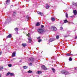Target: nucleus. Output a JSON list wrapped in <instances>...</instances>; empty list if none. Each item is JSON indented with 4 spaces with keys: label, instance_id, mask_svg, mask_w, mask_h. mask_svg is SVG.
<instances>
[{
    "label": "nucleus",
    "instance_id": "nucleus-3",
    "mask_svg": "<svg viewBox=\"0 0 77 77\" xmlns=\"http://www.w3.org/2000/svg\"><path fill=\"white\" fill-rule=\"evenodd\" d=\"M38 32L39 33H44V31L42 30V29H38Z\"/></svg>",
    "mask_w": 77,
    "mask_h": 77
},
{
    "label": "nucleus",
    "instance_id": "nucleus-17",
    "mask_svg": "<svg viewBox=\"0 0 77 77\" xmlns=\"http://www.w3.org/2000/svg\"><path fill=\"white\" fill-rule=\"evenodd\" d=\"M14 30L16 31V32H18V29L17 28H16L14 29Z\"/></svg>",
    "mask_w": 77,
    "mask_h": 77
},
{
    "label": "nucleus",
    "instance_id": "nucleus-30",
    "mask_svg": "<svg viewBox=\"0 0 77 77\" xmlns=\"http://www.w3.org/2000/svg\"><path fill=\"white\" fill-rule=\"evenodd\" d=\"M10 72H8V73H7V74L6 75H8L10 74Z\"/></svg>",
    "mask_w": 77,
    "mask_h": 77
},
{
    "label": "nucleus",
    "instance_id": "nucleus-18",
    "mask_svg": "<svg viewBox=\"0 0 77 77\" xmlns=\"http://www.w3.org/2000/svg\"><path fill=\"white\" fill-rule=\"evenodd\" d=\"M22 45H23V47H26L27 45L26 44H22Z\"/></svg>",
    "mask_w": 77,
    "mask_h": 77
},
{
    "label": "nucleus",
    "instance_id": "nucleus-39",
    "mask_svg": "<svg viewBox=\"0 0 77 77\" xmlns=\"http://www.w3.org/2000/svg\"><path fill=\"white\" fill-rule=\"evenodd\" d=\"M75 39H77V36L75 37Z\"/></svg>",
    "mask_w": 77,
    "mask_h": 77
},
{
    "label": "nucleus",
    "instance_id": "nucleus-40",
    "mask_svg": "<svg viewBox=\"0 0 77 77\" xmlns=\"http://www.w3.org/2000/svg\"><path fill=\"white\" fill-rule=\"evenodd\" d=\"M14 14H16V13L15 12H14Z\"/></svg>",
    "mask_w": 77,
    "mask_h": 77
},
{
    "label": "nucleus",
    "instance_id": "nucleus-11",
    "mask_svg": "<svg viewBox=\"0 0 77 77\" xmlns=\"http://www.w3.org/2000/svg\"><path fill=\"white\" fill-rule=\"evenodd\" d=\"M66 17L67 18H68V14L67 13H66Z\"/></svg>",
    "mask_w": 77,
    "mask_h": 77
},
{
    "label": "nucleus",
    "instance_id": "nucleus-29",
    "mask_svg": "<svg viewBox=\"0 0 77 77\" xmlns=\"http://www.w3.org/2000/svg\"><path fill=\"white\" fill-rule=\"evenodd\" d=\"M8 66L9 67H11V66H12V65L11 64H9L8 65Z\"/></svg>",
    "mask_w": 77,
    "mask_h": 77
},
{
    "label": "nucleus",
    "instance_id": "nucleus-9",
    "mask_svg": "<svg viewBox=\"0 0 77 77\" xmlns=\"http://www.w3.org/2000/svg\"><path fill=\"white\" fill-rule=\"evenodd\" d=\"M7 38H12V35L11 34H9V35L7 36Z\"/></svg>",
    "mask_w": 77,
    "mask_h": 77
},
{
    "label": "nucleus",
    "instance_id": "nucleus-12",
    "mask_svg": "<svg viewBox=\"0 0 77 77\" xmlns=\"http://www.w3.org/2000/svg\"><path fill=\"white\" fill-rule=\"evenodd\" d=\"M10 2V0H7L6 1V4H9V3Z\"/></svg>",
    "mask_w": 77,
    "mask_h": 77
},
{
    "label": "nucleus",
    "instance_id": "nucleus-23",
    "mask_svg": "<svg viewBox=\"0 0 77 77\" xmlns=\"http://www.w3.org/2000/svg\"><path fill=\"white\" fill-rule=\"evenodd\" d=\"M52 69L53 71V72H54V71H55V69H54L53 68H52Z\"/></svg>",
    "mask_w": 77,
    "mask_h": 77
},
{
    "label": "nucleus",
    "instance_id": "nucleus-24",
    "mask_svg": "<svg viewBox=\"0 0 77 77\" xmlns=\"http://www.w3.org/2000/svg\"><path fill=\"white\" fill-rule=\"evenodd\" d=\"M56 39H59V36L57 35L56 36Z\"/></svg>",
    "mask_w": 77,
    "mask_h": 77
},
{
    "label": "nucleus",
    "instance_id": "nucleus-1",
    "mask_svg": "<svg viewBox=\"0 0 77 77\" xmlns=\"http://www.w3.org/2000/svg\"><path fill=\"white\" fill-rule=\"evenodd\" d=\"M51 29L52 31H56V30H57V28L54 26H52L51 27Z\"/></svg>",
    "mask_w": 77,
    "mask_h": 77
},
{
    "label": "nucleus",
    "instance_id": "nucleus-35",
    "mask_svg": "<svg viewBox=\"0 0 77 77\" xmlns=\"http://www.w3.org/2000/svg\"><path fill=\"white\" fill-rule=\"evenodd\" d=\"M49 8V6L48 5H47V7H46V8Z\"/></svg>",
    "mask_w": 77,
    "mask_h": 77
},
{
    "label": "nucleus",
    "instance_id": "nucleus-20",
    "mask_svg": "<svg viewBox=\"0 0 77 77\" xmlns=\"http://www.w3.org/2000/svg\"><path fill=\"white\" fill-rule=\"evenodd\" d=\"M39 25H40V24L39 23V22H38L36 24V26H39Z\"/></svg>",
    "mask_w": 77,
    "mask_h": 77
},
{
    "label": "nucleus",
    "instance_id": "nucleus-32",
    "mask_svg": "<svg viewBox=\"0 0 77 77\" xmlns=\"http://www.w3.org/2000/svg\"><path fill=\"white\" fill-rule=\"evenodd\" d=\"M10 75L12 76V75H14V73H10Z\"/></svg>",
    "mask_w": 77,
    "mask_h": 77
},
{
    "label": "nucleus",
    "instance_id": "nucleus-27",
    "mask_svg": "<svg viewBox=\"0 0 77 77\" xmlns=\"http://www.w3.org/2000/svg\"><path fill=\"white\" fill-rule=\"evenodd\" d=\"M63 29V27H60V29L61 30H62Z\"/></svg>",
    "mask_w": 77,
    "mask_h": 77
},
{
    "label": "nucleus",
    "instance_id": "nucleus-19",
    "mask_svg": "<svg viewBox=\"0 0 77 77\" xmlns=\"http://www.w3.org/2000/svg\"><path fill=\"white\" fill-rule=\"evenodd\" d=\"M40 73H42V72H41L40 71H38L36 72V74H40Z\"/></svg>",
    "mask_w": 77,
    "mask_h": 77
},
{
    "label": "nucleus",
    "instance_id": "nucleus-33",
    "mask_svg": "<svg viewBox=\"0 0 77 77\" xmlns=\"http://www.w3.org/2000/svg\"><path fill=\"white\" fill-rule=\"evenodd\" d=\"M3 68V67L2 66H1V68H0V69H2Z\"/></svg>",
    "mask_w": 77,
    "mask_h": 77
},
{
    "label": "nucleus",
    "instance_id": "nucleus-31",
    "mask_svg": "<svg viewBox=\"0 0 77 77\" xmlns=\"http://www.w3.org/2000/svg\"><path fill=\"white\" fill-rule=\"evenodd\" d=\"M29 66H32V63H30L29 64Z\"/></svg>",
    "mask_w": 77,
    "mask_h": 77
},
{
    "label": "nucleus",
    "instance_id": "nucleus-42",
    "mask_svg": "<svg viewBox=\"0 0 77 77\" xmlns=\"http://www.w3.org/2000/svg\"><path fill=\"white\" fill-rule=\"evenodd\" d=\"M71 55H72V56H73V55H72V54Z\"/></svg>",
    "mask_w": 77,
    "mask_h": 77
},
{
    "label": "nucleus",
    "instance_id": "nucleus-6",
    "mask_svg": "<svg viewBox=\"0 0 77 77\" xmlns=\"http://www.w3.org/2000/svg\"><path fill=\"white\" fill-rule=\"evenodd\" d=\"M28 39L29 41V43H31L32 42V38H28Z\"/></svg>",
    "mask_w": 77,
    "mask_h": 77
},
{
    "label": "nucleus",
    "instance_id": "nucleus-8",
    "mask_svg": "<svg viewBox=\"0 0 77 77\" xmlns=\"http://www.w3.org/2000/svg\"><path fill=\"white\" fill-rule=\"evenodd\" d=\"M49 41V42H52V41H54V39L53 38H51L50 39Z\"/></svg>",
    "mask_w": 77,
    "mask_h": 77
},
{
    "label": "nucleus",
    "instance_id": "nucleus-7",
    "mask_svg": "<svg viewBox=\"0 0 77 77\" xmlns=\"http://www.w3.org/2000/svg\"><path fill=\"white\" fill-rule=\"evenodd\" d=\"M37 13L39 15H40L41 16H42L43 15V13H41L39 11H37Z\"/></svg>",
    "mask_w": 77,
    "mask_h": 77
},
{
    "label": "nucleus",
    "instance_id": "nucleus-28",
    "mask_svg": "<svg viewBox=\"0 0 77 77\" xmlns=\"http://www.w3.org/2000/svg\"><path fill=\"white\" fill-rule=\"evenodd\" d=\"M29 35H30V34H29V33H28V34H27V36H28L29 38H30V37Z\"/></svg>",
    "mask_w": 77,
    "mask_h": 77
},
{
    "label": "nucleus",
    "instance_id": "nucleus-44",
    "mask_svg": "<svg viewBox=\"0 0 77 77\" xmlns=\"http://www.w3.org/2000/svg\"><path fill=\"white\" fill-rule=\"evenodd\" d=\"M62 22V21H60V22Z\"/></svg>",
    "mask_w": 77,
    "mask_h": 77
},
{
    "label": "nucleus",
    "instance_id": "nucleus-25",
    "mask_svg": "<svg viewBox=\"0 0 77 77\" xmlns=\"http://www.w3.org/2000/svg\"><path fill=\"white\" fill-rule=\"evenodd\" d=\"M73 5H74L75 6H77V4L73 3Z\"/></svg>",
    "mask_w": 77,
    "mask_h": 77
},
{
    "label": "nucleus",
    "instance_id": "nucleus-34",
    "mask_svg": "<svg viewBox=\"0 0 77 77\" xmlns=\"http://www.w3.org/2000/svg\"><path fill=\"white\" fill-rule=\"evenodd\" d=\"M67 56H71V54H67Z\"/></svg>",
    "mask_w": 77,
    "mask_h": 77
},
{
    "label": "nucleus",
    "instance_id": "nucleus-22",
    "mask_svg": "<svg viewBox=\"0 0 77 77\" xmlns=\"http://www.w3.org/2000/svg\"><path fill=\"white\" fill-rule=\"evenodd\" d=\"M28 73H32V71L29 70L28 71Z\"/></svg>",
    "mask_w": 77,
    "mask_h": 77
},
{
    "label": "nucleus",
    "instance_id": "nucleus-5",
    "mask_svg": "<svg viewBox=\"0 0 77 77\" xmlns=\"http://www.w3.org/2000/svg\"><path fill=\"white\" fill-rule=\"evenodd\" d=\"M42 68L43 69L45 70L46 69H47V68L45 66H42Z\"/></svg>",
    "mask_w": 77,
    "mask_h": 77
},
{
    "label": "nucleus",
    "instance_id": "nucleus-13",
    "mask_svg": "<svg viewBox=\"0 0 77 77\" xmlns=\"http://www.w3.org/2000/svg\"><path fill=\"white\" fill-rule=\"evenodd\" d=\"M73 13H74V15H76V14H77V11L76 10L74 11Z\"/></svg>",
    "mask_w": 77,
    "mask_h": 77
},
{
    "label": "nucleus",
    "instance_id": "nucleus-10",
    "mask_svg": "<svg viewBox=\"0 0 77 77\" xmlns=\"http://www.w3.org/2000/svg\"><path fill=\"white\" fill-rule=\"evenodd\" d=\"M15 56V52H13L12 54V57H14Z\"/></svg>",
    "mask_w": 77,
    "mask_h": 77
},
{
    "label": "nucleus",
    "instance_id": "nucleus-16",
    "mask_svg": "<svg viewBox=\"0 0 77 77\" xmlns=\"http://www.w3.org/2000/svg\"><path fill=\"white\" fill-rule=\"evenodd\" d=\"M51 21H54L55 20V19L54 18L52 17L51 18Z\"/></svg>",
    "mask_w": 77,
    "mask_h": 77
},
{
    "label": "nucleus",
    "instance_id": "nucleus-14",
    "mask_svg": "<svg viewBox=\"0 0 77 77\" xmlns=\"http://www.w3.org/2000/svg\"><path fill=\"white\" fill-rule=\"evenodd\" d=\"M23 69H27V66H23Z\"/></svg>",
    "mask_w": 77,
    "mask_h": 77
},
{
    "label": "nucleus",
    "instance_id": "nucleus-26",
    "mask_svg": "<svg viewBox=\"0 0 77 77\" xmlns=\"http://www.w3.org/2000/svg\"><path fill=\"white\" fill-rule=\"evenodd\" d=\"M42 41V40L41 39H40L38 41V42H41Z\"/></svg>",
    "mask_w": 77,
    "mask_h": 77
},
{
    "label": "nucleus",
    "instance_id": "nucleus-21",
    "mask_svg": "<svg viewBox=\"0 0 77 77\" xmlns=\"http://www.w3.org/2000/svg\"><path fill=\"white\" fill-rule=\"evenodd\" d=\"M69 61H72V59L71 57H70L69 59Z\"/></svg>",
    "mask_w": 77,
    "mask_h": 77
},
{
    "label": "nucleus",
    "instance_id": "nucleus-38",
    "mask_svg": "<svg viewBox=\"0 0 77 77\" xmlns=\"http://www.w3.org/2000/svg\"><path fill=\"white\" fill-rule=\"evenodd\" d=\"M77 69V67H75V70H76Z\"/></svg>",
    "mask_w": 77,
    "mask_h": 77
},
{
    "label": "nucleus",
    "instance_id": "nucleus-37",
    "mask_svg": "<svg viewBox=\"0 0 77 77\" xmlns=\"http://www.w3.org/2000/svg\"><path fill=\"white\" fill-rule=\"evenodd\" d=\"M41 27H44V25H41Z\"/></svg>",
    "mask_w": 77,
    "mask_h": 77
},
{
    "label": "nucleus",
    "instance_id": "nucleus-4",
    "mask_svg": "<svg viewBox=\"0 0 77 77\" xmlns=\"http://www.w3.org/2000/svg\"><path fill=\"white\" fill-rule=\"evenodd\" d=\"M29 60L31 62H34V61H35V59L33 57L30 58Z\"/></svg>",
    "mask_w": 77,
    "mask_h": 77
},
{
    "label": "nucleus",
    "instance_id": "nucleus-41",
    "mask_svg": "<svg viewBox=\"0 0 77 77\" xmlns=\"http://www.w3.org/2000/svg\"><path fill=\"white\" fill-rule=\"evenodd\" d=\"M2 54V52H0V54Z\"/></svg>",
    "mask_w": 77,
    "mask_h": 77
},
{
    "label": "nucleus",
    "instance_id": "nucleus-43",
    "mask_svg": "<svg viewBox=\"0 0 77 77\" xmlns=\"http://www.w3.org/2000/svg\"><path fill=\"white\" fill-rule=\"evenodd\" d=\"M73 56H75V55H73Z\"/></svg>",
    "mask_w": 77,
    "mask_h": 77
},
{
    "label": "nucleus",
    "instance_id": "nucleus-15",
    "mask_svg": "<svg viewBox=\"0 0 77 77\" xmlns=\"http://www.w3.org/2000/svg\"><path fill=\"white\" fill-rule=\"evenodd\" d=\"M64 23H68V21L67 20H64Z\"/></svg>",
    "mask_w": 77,
    "mask_h": 77
},
{
    "label": "nucleus",
    "instance_id": "nucleus-36",
    "mask_svg": "<svg viewBox=\"0 0 77 77\" xmlns=\"http://www.w3.org/2000/svg\"><path fill=\"white\" fill-rule=\"evenodd\" d=\"M38 39H39L41 38V37H38L37 38Z\"/></svg>",
    "mask_w": 77,
    "mask_h": 77
},
{
    "label": "nucleus",
    "instance_id": "nucleus-2",
    "mask_svg": "<svg viewBox=\"0 0 77 77\" xmlns=\"http://www.w3.org/2000/svg\"><path fill=\"white\" fill-rule=\"evenodd\" d=\"M62 74H65V75H67V74H69V72L68 71L66 70H65L64 71H62L61 72Z\"/></svg>",
    "mask_w": 77,
    "mask_h": 77
}]
</instances>
